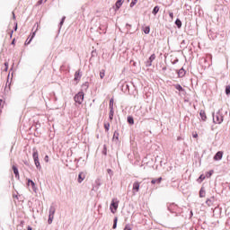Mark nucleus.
Wrapping results in <instances>:
<instances>
[{
	"instance_id": "nucleus-1",
	"label": "nucleus",
	"mask_w": 230,
	"mask_h": 230,
	"mask_svg": "<svg viewBox=\"0 0 230 230\" xmlns=\"http://www.w3.org/2000/svg\"><path fill=\"white\" fill-rule=\"evenodd\" d=\"M119 206V200L118 199H113L110 205V209L111 213H116L118 211V207Z\"/></svg>"
},
{
	"instance_id": "nucleus-2",
	"label": "nucleus",
	"mask_w": 230,
	"mask_h": 230,
	"mask_svg": "<svg viewBox=\"0 0 230 230\" xmlns=\"http://www.w3.org/2000/svg\"><path fill=\"white\" fill-rule=\"evenodd\" d=\"M224 121V117H222V114H220V111L217 112L216 114H213V122L220 125Z\"/></svg>"
},
{
	"instance_id": "nucleus-3",
	"label": "nucleus",
	"mask_w": 230,
	"mask_h": 230,
	"mask_svg": "<svg viewBox=\"0 0 230 230\" xmlns=\"http://www.w3.org/2000/svg\"><path fill=\"white\" fill-rule=\"evenodd\" d=\"M84 92H79L77 94H75L74 97L75 103H78V105H82V103H84Z\"/></svg>"
},
{
	"instance_id": "nucleus-4",
	"label": "nucleus",
	"mask_w": 230,
	"mask_h": 230,
	"mask_svg": "<svg viewBox=\"0 0 230 230\" xmlns=\"http://www.w3.org/2000/svg\"><path fill=\"white\" fill-rule=\"evenodd\" d=\"M222 157H224V152L218 151L214 156V161H221Z\"/></svg>"
},
{
	"instance_id": "nucleus-5",
	"label": "nucleus",
	"mask_w": 230,
	"mask_h": 230,
	"mask_svg": "<svg viewBox=\"0 0 230 230\" xmlns=\"http://www.w3.org/2000/svg\"><path fill=\"white\" fill-rule=\"evenodd\" d=\"M154 60H155V54L150 56L149 60L146 63L147 67H150V66H152V62H154Z\"/></svg>"
},
{
	"instance_id": "nucleus-6",
	"label": "nucleus",
	"mask_w": 230,
	"mask_h": 230,
	"mask_svg": "<svg viewBox=\"0 0 230 230\" xmlns=\"http://www.w3.org/2000/svg\"><path fill=\"white\" fill-rule=\"evenodd\" d=\"M80 78H82V74H80V70L75 72L74 80L75 82H80Z\"/></svg>"
},
{
	"instance_id": "nucleus-7",
	"label": "nucleus",
	"mask_w": 230,
	"mask_h": 230,
	"mask_svg": "<svg viewBox=\"0 0 230 230\" xmlns=\"http://www.w3.org/2000/svg\"><path fill=\"white\" fill-rule=\"evenodd\" d=\"M199 116H200L202 121H206V119H208V117L206 116V111L204 110H201L199 111Z\"/></svg>"
},
{
	"instance_id": "nucleus-8",
	"label": "nucleus",
	"mask_w": 230,
	"mask_h": 230,
	"mask_svg": "<svg viewBox=\"0 0 230 230\" xmlns=\"http://www.w3.org/2000/svg\"><path fill=\"white\" fill-rule=\"evenodd\" d=\"M186 75V70H184V68H181L179 71H178V76L180 78H182V76H184Z\"/></svg>"
},
{
	"instance_id": "nucleus-9",
	"label": "nucleus",
	"mask_w": 230,
	"mask_h": 230,
	"mask_svg": "<svg viewBox=\"0 0 230 230\" xmlns=\"http://www.w3.org/2000/svg\"><path fill=\"white\" fill-rule=\"evenodd\" d=\"M32 157L33 161L39 159V151H37L35 148L33 149Z\"/></svg>"
},
{
	"instance_id": "nucleus-10",
	"label": "nucleus",
	"mask_w": 230,
	"mask_h": 230,
	"mask_svg": "<svg viewBox=\"0 0 230 230\" xmlns=\"http://www.w3.org/2000/svg\"><path fill=\"white\" fill-rule=\"evenodd\" d=\"M13 173H14L16 179H20V176H19V169H17V168L15 167V165L13 166Z\"/></svg>"
},
{
	"instance_id": "nucleus-11",
	"label": "nucleus",
	"mask_w": 230,
	"mask_h": 230,
	"mask_svg": "<svg viewBox=\"0 0 230 230\" xmlns=\"http://www.w3.org/2000/svg\"><path fill=\"white\" fill-rule=\"evenodd\" d=\"M28 184H31V186H32L33 191H37V187L35 186V182L33 181L28 180Z\"/></svg>"
},
{
	"instance_id": "nucleus-12",
	"label": "nucleus",
	"mask_w": 230,
	"mask_h": 230,
	"mask_svg": "<svg viewBox=\"0 0 230 230\" xmlns=\"http://www.w3.org/2000/svg\"><path fill=\"white\" fill-rule=\"evenodd\" d=\"M123 1L124 0H118L116 2V8H117V10H119V8H121V5L123 4Z\"/></svg>"
},
{
	"instance_id": "nucleus-13",
	"label": "nucleus",
	"mask_w": 230,
	"mask_h": 230,
	"mask_svg": "<svg viewBox=\"0 0 230 230\" xmlns=\"http://www.w3.org/2000/svg\"><path fill=\"white\" fill-rule=\"evenodd\" d=\"M133 190H135L136 191H139V182L136 181L133 183Z\"/></svg>"
},
{
	"instance_id": "nucleus-14",
	"label": "nucleus",
	"mask_w": 230,
	"mask_h": 230,
	"mask_svg": "<svg viewBox=\"0 0 230 230\" xmlns=\"http://www.w3.org/2000/svg\"><path fill=\"white\" fill-rule=\"evenodd\" d=\"M159 13V6H155L153 11H152V13L153 15H157V13Z\"/></svg>"
},
{
	"instance_id": "nucleus-15",
	"label": "nucleus",
	"mask_w": 230,
	"mask_h": 230,
	"mask_svg": "<svg viewBox=\"0 0 230 230\" xmlns=\"http://www.w3.org/2000/svg\"><path fill=\"white\" fill-rule=\"evenodd\" d=\"M34 164L38 170H40L41 167H40V162L39 161V159L34 160Z\"/></svg>"
},
{
	"instance_id": "nucleus-16",
	"label": "nucleus",
	"mask_w": 230,
	"mask_h": 230,
	"mask_svg": "<svg viewBox=\"0 0 230 230\" xmlns=\"http://www.w3.org/2000/svg\"><path fill=\"white\" fill-rule=\"evenodd\" d=\"M49 217H55V208L50 207Z\"/></svg>"
},
{
	"instance_id": "nucleus-17",
	"label": "nucleus",
	"mask_w": 230,
	"mask_h": 230,
	"mask_svg": "<svg viewBox=\"0 0 230 230\" xmlns=\"http://www.w3.org/2000/svg\"><path fill=\"white\" fill-rule=\"evenodd\" d=\"M34 37H35V32L32 33V36L29 40H27L25 41V46H28V44H30L31 42V40H33Z\"/></svg>"
},
{
	"instance_id": "nucleus-18",
	"label": "nucleus",
	"mask_w": 230,
	"mask_h": 230,
	"mask_svg": "<svg viewBox=\"0 0 230 230\" xmlns=\"http://www.w3.org/2000/svg\"><path fill=\"white\" fill-rule=\"evenodd\" d=\"M144 33H146V35H148V33H150V26H146L143 29Z\"/></svg>"
},
{
	"instance_id": "nucleus-19",
	"label": "nucleus",
	"mask_w": 230,
	"mask_h": 230,
	"mask_svg": "<svg viewBox=\"0 0 230 230\" xmlns=\"http://www.w3.org/2000/svg\"><path fill=\"white\" fill-rule=\"evenodd\" d=\"M54 218H55V216H49L48 224L49 225L53 224Z\"/></svg>"
},
{
	"instance_id": "nucleus-20",
	"label": "nucleus",
	"mask_w": 230,
	"mask_h": 230,
	"mask_svg": "<svg viewBox=\"0 0 230 230\" xmlns=\"http://www.w3.org/2000/svg\"><path fill=\"white\" fill-rule=\"evenodd\" d=\"M175 24H176V26H178V28H181L182 26V22H181V20L177 19L175 21Z\"/></svg>"
},
{
	"instance_id": "nucleus-21",
	"label": "nucleus",
	"mask_w": 230,
	"mask_h": 230,
	"mask_svg": "<svg viewBox=\"0 0 230 230\" xmlns=\"http://www.w3.org/2000/svg\"><path fill=\"white\" fill-rule=\"evenodd\" d=\"M110 109L114 110V99L110 100Z\"/></svg>"
},
{
	"instance_id": "nucleus-22",
	"label": "nucleus",
	"mask_w": 230,
	"mask_h": 230,
	"mask_svg": "<svg viewBox=\"0 0 230 230\" xmlns=\"http://www.w3.org/2000/svg\"><path fill=\"white\" fill-rule=\"evenodd\" d=\"M175 89H177V91H184V88H182V86H181V84H175L174 85Z\"/></svg>"
},
{
	"instance_id": "nucleus-23",
	"label": "nucleus",
	"mask_w": 230,
	"mask_h": 230,
	"mask_svg": "<svg viewBox=\"0 0 230 230\" xmlns=\"http://www.w3.org/2000/svg\"><path fill=\"white\" fill-rule=\"evenodd\" d=\"M111 128V124L109 122L104 123V128L107 132H109V128Z\"/></svg>"
},
{
	"instance_id": "nucleus-24",
	"label": "nucleus",
	"mask_w": 230,
	"mask_h": 230,
	"mask_svg": "<svg viewBox=\"0 0 230 230\" xmlns=\"http://www.w3.org/2000/svg\"><path fill=\"white\" fill-rule=\"evenodd\" d=\"M83 175L84 174H82V173H79V175H78V182L79 183H81L84 181V179H85V177H83Z\"/></svg>"
},
{
	"instance_id": "nucleus-25",
	"label": "nucleus",
	"mask_w": 230,
	"mask_h": 230,
	"mask_svg": "<svg viewBox=\"0 0 230 230\" xmlns=\"http://www.w3.org/2000/svg\"><path fill=\"white\" fill-rule=\"evenodd\" d=\"M118 227V217L114 218V223H113V229H116Z\"/></svg>"
},
{
	"instance_id": "nucleus-26",
	"label": "nucleus",
	"mask_w": 230,
	"mask_h": 230,
	"mask_svg": "<svg viewBox=\"0 0 230 230\" xmlns=\"http://www.w3.org/2000/svg\"><path fill=\"white\" fill-rule=\"evenodd\" d=\"M100 78L102 80V78H105V70H102L100 72Z\"/></svg>"
},
{
	"instance_id": "nucleus-27",
	"label": "nucleus",
	"mask_w": 230,
	"mask_h": 230,
	"mask_svg": "<svg viewBox=\"0 0 230 230\" xmlns=\"http://www.w3.org/2000/svg\"><path fill=\"white\" fill-rule=\"evenodd\" d=\"M199 197H201V198L206 197V191L202 189L199 191Z\"/></svg>"
},
{
	"instance_id": "nucleus-28",
	"label": "nucleus",
	"mask_w": 230,
	"mask_h": 230,
	"mask_svg": "<svg viewBox=\"0 0 230 230\" xmlns=\"http://www.w3.org/2000/svg\"><path fill=\"white\" fill-rule=\"evenodd\" d=\"M204 179H206V176H204L203 174H201L199 179H198V182H201L204 181Z\"/></svg>"
},
{
	"instance_id": "nucleus-29",
	"label": "nucleus",
	"mask_w": 230,
	"mask_h": 230,
	"mask_svg": "<svg viewBox=\"0 0 230 230\" xmlns=\"http://www.w3.org/2000/svg\"><path fill=\"white\" fill-rule=\"evenodd\" d=\"M123 230H132V226H130V224H127Z\"/></svg>"
},
{
	"instance_id": "nucleus-30",
	"label": "nucleus",
	"mask_w": 230,
	"mask_h": 230,
	"mask_svg": "<svg viewBox=\"0 0 230 230\" xmlns=\"http://www.w3.org/2000/svg\"><path fill=\"white\" fill-rule=\"evenodd\" d=\"M114 118V110L110 111V119H113Z\"/></svg>"
},
{
	"instance_id": "nucleus-31",
	"label": "nucleus",
	"mask_w": 230,
	"mask_h": 230,
	"mask_svg": "<svg viewBox=\"0 0 230 230\" xmlns=\"http://www.w3.org/2000/svg\"><path fill=\"white\" fill-rule=\"evenodd\" d=\"M128 121L130 123V125H134V119H132V117H128Z\"/></svg>"
},
{
	"instance_id": "nucleus-32",
	"label": "nucleus",
	"mask_w": 230,
	"mask_h": 230,
	"mask_svg": "<svg viewBox=\"0 0 230 230\" xmlns=\"http://www.w3.org/2000/svg\"><path fill=\"white\" fill-rule=\"evenodd\" d=\"M137 4V0H132V2L130 3V7L132 8Z\"/></svg>"
},
{
	"instance_id": "nucleus-33",
	"label": "nucleus",
	"mask_w": 230,
	"mask_h": 230,
	"mask_svg": "<svg viewBox=\"0 0 230 230\" xmlns=\"http://www.w3.org/2000/svg\"><path fill=\"white\" fill-rule=\"evenodd\" d=\"M206 204H208V206H212L213 201L211 199H207Z\"/></svg>"
},
{
	"instance_id": "nucleus-34",
	"label": "nucleus",
	"mask_w": 230,
	"mask_h": 230,
	"mask_svg": "<svg viewBox=\"0 0 230 230\" xmlns=\"http://www.w3.org/2000/svg\"><path fill=\"white\" fill-rule=\"evenodd\" d=\"M213 175V171L207 172L206 177H211Z\"/></svg>"
},
{
	"instance_id": "nucleus-35",
	"label": "nucleus",
	"mask_w": 230,
	"mask_h": 230,
	"mask_svg": "<svg viewBox=\"0 0 230 230\" xmlns=\"http://www.w3.org/2000/svg\"><path fill=\"white\" fill-rule=\"evenodd\" d=\"M229 93H230V86L228 85V86H226V94H229Z\"/></svg>"
},
{
	"instance_id": "nucleus-36",
	"label": "nucleus",
	"mask_w": 230,
	"mask_h": 230,
	"mask_svg": "<svg viewBox=\"0 0 230 230\" xmlns=\"http://www.w3.org/2000/svg\"><path fill=\"white\" fill-rule=\"evenodd\" d=\"M45 163H49V156L46 155L44 158Z\"/></svg>"
},
{
	"instance_id": "nucleus-37",
	"label": "nucleus",
	"mask_w": 230,
	"mask_h": 230,
	"mask_svg": "<svg viewBox=\"0 0 230 230\" xmlns=\"http://www.w3.org/2000/svg\"><path fill=\"white\" fill-rule=\"evenodd\" d=\"M64 21H66V16H64L60 22V26H62L64 24Z\"/></svg>"
},
{
	"instance_id": "nucleus-38",
	"label": "nucleus",
	"mask_w": 230,
	"mask_h": 230,
	"mask_svg": "<svg viewBox=\"0 0 230 230\" xmlns=\"http://www.w3.org/2000/svg\"><path fill=\"white\" fill-rule=\"evenodd\" d=\"M192 137H199V134L197 132L192 133Z\"/></svg>"
},
{
	"instance_id": "nucleus-39",
	"label": "nucleus",
	"mask_w": 230,
	"mask_h": 230,
	"mask_svg": "<svg viewBox=\"0 0 230 230\" xmlns=\"http://www.w3.org/2000/svg\"><path fill=\"white\" fill-rule=\"evenodd\" d=\"M169 17H170L171 19H173V13H169Z\"/></svg>"
},
{
	"instance_id": "nucleus-40",
	"label": "nucleus",
	"mask_w": 230,
	"mask_h": 230,
	"mask_svg": "<svg viewBox=\"0 0 230 230\" xmlns=\"http://www.w3.org/2000/svg\"><path fill=\"white\" fill-rule=\"evenodd\" d=\"M4 66H5V71H8V63H5Z\"/></svg>"
},
{
	"instance_id": "nucleus-41",
	"label": "nucleus",
	"mask_w": 230,
	"mask_h": 230,
	"mask_svg": "<svg viewBox=\"0 0 230 230\" xmlns=\"http://www.w3.org/2000/svg\"><path fill=\"white\" fill-rule=\"evenodd\" d=\"M152 184H155V182H157V180H152Z\"/></svg>"
},
{
	"instance_id": "nucleus-42",
	"label": "nucleus",
	"mask_w": 230,
	"mask_h": 230,
	"mask_svg": "<svg viewBox=\"0 0 230 230\" xmlns=\"http://www.w3.org/2000/svg\"><path fill=\"white\" fill-rule=\"evenodd\" d=\"M156 181L157 182H161V181H163V178H158Z\"/></svg>"
},
{
	"instance_id": "nucleus-43",
	"label": "nucleus",
	"mask_w": 230,
	"mask_h": 230,
	"mask_svg": "<svg viewBox=\"0 0 230 230\" xmlns=\"http://www.w3.org/2000/svg\"><path fill=\"white\" fill-rule=\"evenodd\" d=\"M3 105V100H0V108L2 107Z\"/></svg>"
},
{
	"instance_id": "nucleus-44",
	"label": "nucleus",
	"mask_w": 230,
	"mask_h": 230,
	"mask_svg": "<svg viewBox=\"0 0 230 230\" xmlns=\"http://www.w3.org/2000/svg\"><path fill=\"white\" fill-rule=\"evenodd\" d=\"M27 230H33L31 226H28Z\"/></svg>"
},
{
	"instance_id": "nucleus-45",
	"label": "nucleus",
	"mask_w": 230,
	"mask_h": 230,
	"mask_svg": "<svg viewBox=\"0 0 230 230\" xmlns=\"http://www.w3.org/2000/svg\"><path fill=\"white\" fill-rule=\"evenodd\" d=\"M111 172H112V170H111V169H108V173H111Z\"/></svg>"
},
{
	"instance_id": "nucleus-46",
	"label": "nucleus",
	"mask_w": 230,
	"mask_h": 230,
	"mask_svg": "<svg viewBox=\"0 0 230 230\" xmlns=\"http://www.w3.org/2000/svg\"><path fill=\"white\" fill-rule=\"evenodd\" d=\"M13 19H15V14L13 13Z\"/></svg>"
},
{
	"instance_id": "nucleus-47",
	"label": "nucleus",
	"mask_w": 230,
	"mask_h": 230,
	"mask_svg": "<svg viewBox=\"0 0 230 230\" xmlns=\"http://www.w3.org/2000/svg\"><path fill=\"white\" fill-rule=\"evenodd\" d=\"M190 215L193 216V212H190Z\"/></svg>"
},
{
	"instance_id": "nucleus-48",
	"label": "nucleus",
	"mask_w": 230,
	"mask_h": 230,
	"mask_svg": "<svg viewBox=\"0 0 230 230\" xmlns=\"http://www.w3.org/2000/svg\"><path fill=\"white\" fill-rule=\"evenodd\" d=\"M15 30H17V25L15 26Z\"/></svg>"
}]
</instances>
